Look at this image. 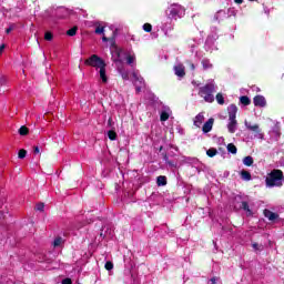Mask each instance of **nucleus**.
I'll use <instances>...</instances> for the list:
<instances>
[{"label":"nucleus","instance_id":"1","mask_svg":"<svg viewBox=\"0 0 284 284\" xmlns=\"http://www.w3.org/2000/svg\"><path fill=\"white\" fill-rule=\"evenodd\" d=\"M111 54H112L113 61L116 63L118 72H120L124 81H128V79H130V73H128V71L123 67V60L125 59L126 63L129 65H132V63L136 61V57L131 53H125L123 50L119 49L118 47L111 48Z\"/></svg>","mask_w":284,"mask_h":284},{"label":"nucleus","instance_id":"2","mask_svg":"<svg viewBox=\"0 0 284 284\" xmlns=\"http://www.w3.org/2000/svg\"><path fill=\"white\" fill-rule=\"evenodd\" d=\"M85 65H90L91 68H95V70H99L100 79L102 83L108 82V74L105 71V61L103 59L99 58L97 54H92L90 58H88L84 61Z\"/></svg>","mask_w":284,"mask_h":284},{"label":"nucleus","instance_id":"3","mask_svg":"<svg viewBox=\"0 0 284 284\" xmlns=\"http://www.w3.org/2000/svg\"><path fill=\"white\" fill-rule=\"evenodd\" d=\"M266 187H283V171L273 170L265 180Z\"/></svg>","mask_w":284,"mask_h":284},{"label":"nucleus","instance_id":"4","mask_svg":"<svg viewBox=\"0 0 284 284\" xmlns=\"http://www.w3.org/2000/svg\"><path fill=\"white\" fill-rule=\"evenodd\" d=\"M214 92H216V87L211 82L201 88L199 94L206 103H214Z\"/></svg>","mask_w":284,"mask_h":284},{"label":"nucleus","instance_id":"5","mask_svg":"<svg viewBox=\"0 0 284 284\" xmlns=\"http://www.w3.org/2000/svg\"><path fill=\"white\" fill-rule=\"evenodd\" d=\"M168 12L171 19H181L185 14V9L181 4H171Z\"/></svg>","mask_w":284,"mask_h":284},{"label":"nucleus","instance_id":"6","mask_svg":"<svg viewBox=\"0 0 284 284\" xmlns=\"http://www.w3.org/2000/svg\"><path fill=\"white\" fill-rule=\"evenodd\" d=\"M246 130L250 132H254L258 136V139H263V133L261 132V126L258 124H252L247 120L244 121Z\"/></svg>","mask_w":284,"mask_h":284},{"label":"nucleus","instance_id":"7","mask_svg":"<svg viewBox=\"0 0 284 284\" xmlns=\"http://www.w3.org/2000/svg\"><path fill=\"white\" fill-rule=\"evenodd\" d=\"M133 77V83L135 85V90L136 92H141V88H145V81L143 80V78L141 75H139V73L133 72L132 73Z\"/></svg>","mask_w":284,"mask_h":284},{"label":"nucleus","instance_id":"8","mask_svg":"<svg viewBox=\"0 0 284 284\" xmlns=\"http://www.w3.org/2000/svg\"><path fill=\"white\" fill-rule=\"evenodd\" d=\"M253 103L256 108H265V105H267V100H265V97L263 95H256L253 99Z\"/></svg>","mask_w":284,"mask_h":284},{"label":"nucleus","instance_id":"9","mask_svg":"<svg viewBox=\"0 0 284 284\" xmlns=\"http://www.w3.org/2000/svg\"><path fill=\"white\" fill-rule=\"evenodd\" d=\"M239 123L236 122V119L229 118V124H227V130L231 134H234L236 132Z\"/></svg>","mask_w":284,"mask_h":284},{"label":"nucleus","instance_id":"10","mask_svg":"<svg viewBox=\"0 0 284 284\" xmlns=\"http://www.w3.org/2000/svg\"><path fill=\"white\" fill-rule=\"evenodd\" d=\"M174 72L176 77L183 79V77H185V67L183 64H176L174 67Z\"/></svg>","mask_w":284,"mask_h":284},{"label":"nucleus","instance_id":"11","mask_svg":"<svg viewBox=\"0 0 284 284\" xmlns=\"http://www.w3.org/2000/svg\"><path fill=\"white\" fill-rule=\"evenodd\" d=\"M213 125H214V119L211 118L202 126V132H204V134H207V132H212Z\"/></svg>","mask_w":284,"mask_h":284},{"label":"nucleus","instance_id":"12","mask_svg":"<svg viewBox=\"0 0 284 284\" xmlns=\"http://www.w3.org/2000/svg\"><path fill=\"white\" fill-rule=\"evenodd\" d=\"M203 121H205V115L203 113H199L194 118L193 124L195 125V128H201V125H203Z\"/></svg>","mask_w":284,"mask_h":284},{"label":"nucleus","instance_id":"13","mask_svg":"<svg viewBox=\"0 0 284 284\" xmlns=\"http://www.w3.org/2000/svg\"><path fill=\"white\" fill-rule=\"evenodd\" d=\"M105 27H103L102 24H98L95 28V34H103L102 37V41H108V37L105 36Z\"/></svg>","mask_w":284,"mask_h":284},{"label":"nucleus","instance_id":"14","mask_svg":"<svg viewBox=\"0 0 284 284\" xmlns=\"http://www.w3.org/2000/svg\"><path fill=\"white\" fill-rule=\"evenodd\" d=\"M236 112H239V108L235 104H231L229 106V119H236Z\"/></svg>","mask_w":284,"mask_h":284},{"label":"nucleus","instance_id":"15","mask_svg":"<svg viewBox=\"0 0 284 284\" xmlns=\"http://www.w3.org/2000/svg\"><path fill=\"white\" fill-rule=\"evenodd\" d=\"M172 114V111L170 110V108H165L160 115V120L161 121H168V119H170V115Z\"/></svg>","mask_w":284,"mask_h":284},{"label":"nucleus","instance_id":"16","mask_svg":"<svg viewBox=\"0 0 284 284\" xmlns=\"http://www.w3.org/2000/svg\"><path fill=\"white\" fill-rule=\"evenodd\" d=\"M264 216L266 219H268V221H276V219H278V214H276V213H274V212H272L270 210H265L264 211Z\"/></svg>","mask_w":284,"mask_h":284},{"label":"nucleus","instance_id":"17","mask_svg":"<svg viewBox=\"0 0 284 284\" xmlns=\"http://www.w3.org/2000/svg\"><path fill=\"white\" fill-rule=\"evenodd\" d=\"M241 179L243 181H252V174L248 171H241Z\"/></svg>","mask_w":284,"mask_h":284},{"label":"nucleus","instance_id":"18","mask_svg":"<svg viewBox=\"0 0 284 284\" xmlns=\"http://www.w3.org/2000/svg\"><path fill=\"white\" fill-rule=\"evenodd\" d=\"M156 183L159 186L168 185V179L163 175L158 176Z\"/></svg>","mask_w":284,"mask_h":284},{"label":"nucleus","instance_id":"19","mask_svg":"<svg viewBox=\"0 0 284 284\" xmlns=\"http://www.w3.org/2000/svg\"><path fill=\"white\" fill-rule=\"evenodd\" d=\"M30 130L28 129V126L26 125H22L20 129H19V135L20 136H27V134H29Z\"/></svg>","mask_w":284,"mask_h":284},{"label":"nucleus","instance_id":"20","mask_svg":"<svg viewBox=\"0 0 284 284\" xmlns=\"http://www.w3.org/2000/svg\"><path fill=\"white\" fill-rule=\"evenodd\" d=\"M243 163H244L247 168H250L251 165L254 164V159H253L252 156H245V158L243 159Z\"/></svg>","mask_w":284,"mask_h":284},{"label":"nucleus","instance_id":"21","mask_svg":"<svg viewBox=\"0 0 284 284\" xmlns=\"http://www.w3.org/2000/svg\"><path fill=\"white\" fill-rule=\"evenodd\" d=\"M226 150L231 154H236V152H237L236 145H234L233 143L227 144Z\"/></svg>","mask_w":284,"mask_h":284},{"label":"nucleus","instance_id":"22","mask_svg":"<svg viewBox=\"0 0 284 284\" xmlns=\"http://www.w3.org/2000/svg\"><path fill=\"white\" fill-rule=\"evenodd\" d=\"M240 101H241L242 105H250V103H252L250 98H247L246 95L241 97Z\"/></svg>","mask_w":284,"mask_h":284},{"label":"nucleus","instance_id":"23","mask_svg":"<svg viewBox=\"0 0 284 284\" xmlns=\"http://www.w3.org/2000/svg\"><path fill=\"white\" fill-rule=\"evenodd\" d=\"M216 101H217L219 105H223V103H225V99L223 98L222 93L216 94Z\"/></svg>","mask_w":284,"mask_h":284},{"label":"nucleus","instance_id":"24","mask_svg":"<svg viewBox=\"0 0 284 284\" xmlns=\"http://www.w3.org/2000/svg\"><path fill=\"white\" fill-rule=\"evenodd\" d=\"M202 65H203L204 70H210V68H212L210 60H202Z\"/></svg>","mask_w":284,"mask_h":284},{"label":"nucleus","instance_id":"25","mask_svg":"<svg viewBox=\"0 0 284 284\" xmlns=\"http://www.w3.org/2000/svg\"><path fill=\"white\" fill-rule=\"evenodd\" d=\"M219 153V151H216V149H209L207 151H206V154H207V156H216V154Z\"/></svg>","mask_w":284,"mask_h":284},{"label":"nucleus","instance_id":"26","mask_svg":"<svg viewBox=\"0 0 284 284\" xmlns=\"http://www.w3.org/2000/svg\"><path fill=\"white\" fill-rule=\"evenodd\" d=\"M53 245H54V247H59V246L63 245V239L62 237L55 239L53 242Z\"/></svg>","mask_w":284,"mask_h":284},{"label":"nucleus","instance_id":"27","mask_svg":"<svg viewBox=\"0 0 284 284\" xmlns=\"http://www.w3.org/2000/svg\"><path fill=\"white\" fill-rule=\"evenodd\" d=\"M108 136H109L110 141H116V132L109 131Z\"/></svg>","mask_w":284,"mask_h":284},{"label":"nucleus","instance_id":"28","mask_svg":"<svg viewBox=\"0 0 284 284\" xmlns=\"http://www.w3.org/2000/svg\"><path fill=\"white\" fill-rule=\"evenodd\" d=\"M143 31H144V32H152V24H150V23H144V24H143Z\"/></svg>","mask_w":284,"mask_h":284},{"label":"nucleus","instance_id":"29","mask_svg":"<svg viewBox=\"0 0 284 284\" xmlns=\"http://www.w3.org/2000/svg\"><path fill=\"white\" fill-rule=\"evenodd\" d=\"M67 34L69 37H74L77 34V27L71 28L70 30L67 31Z\"/></svg>","mask_w":284,"mask_h":284},{"label":"nucleus","instance_id":"30","mask_svg":"<svg viewBox=\"0 0 284 284\" xmlns=\"http://www.w3.org/2000/svg\"><path fill=\"white\" fill-rule=\"evenodd\" d=\"M28 154V151L21 149L18 153L19 159H26V155Z\"/></svg>","mask_w":284,"mask_h":284},{"label":"nucleus","instance_id":"31","mask_svg":"<svg viewBox=\"0 0 284 284\" xmlns=\"http://www.w3.org/2000/svg\"><path fill=\"white\" fill-rule=\"evenodd\" d=\"M44 209H45V204H43V203H38L36 205L37 212H43Z\"/></svg>","mask_w":284,"mask_h":284},{"label":"nucleus","instance_id":"32","mask_svg":"<svg viewBox=\"0 0 284 284\" xmlns=\"http://www.w3.org/2000/svg\"><path fill=\"white\" fill-rule=\"evenodd\" d=\"M104 267L108 270V272H110L111 270H114V264H112V262H106Z\"/></svg>","mask_w":284,"mask_h":284},{"label":"nucleus","instance_id":"33","mask_svg":"<svg viewBox=\"0 0 284 284\" xmlns=\"http://www.w3.org/2000/svg\"><path fill=\"white\" fill-rule=\"evenodd\" d=\"M44 39H45V41H52V33L51 32H45Z\"/></svg>","mask_w":284,"mask_h":284},{"label":"nucleus","instance_id":"34","mask_svg":"<svg viewBox=\"0 0 284 284\" xmlns=\"http://www.w3.org/2000/svg\"><path fill=\"white\" fill-rule=\"evenodd\" d=\"M219 283V277H212L210 281H209V284H216Z\"/></svg>","mask_w":284,"mask_h":284},{"label":"nucleus","instance_id":"35","mask_svg":"<svg viewBox=\"0 0 284 284\" xmlns=\"http://www.w3.org/2000/svg\"><path fill=\"white\" fill-rule=\"evenodd\" d=\"M0 85H6V77H0Z\"/></svg>","mask_w":284,"mask_h":284},{"label":"nucleus","instance_id":"36","mask_svg":"<svg viewBox=\"0 0 284 284\" xmlns=\"http://www.w3.org/2000/svg\"><path fill=\"white\" fill-rule=\"evenodd\" d=\"M62 284H72V280H70V278H64V280L62 281Z\"/></svg>","mask_w":284,"mask_h":284},{"label":"nucleus","instance_id":"37","mask_svg":"<svg viewBox=\"0 0 284 284\" xmlns=\"http://www.w3.org/2000/svg\"><path fill=\"white\" fill-rule=\"evenodd\" d=\"M3 50H6V44H1V45H0V55H1V53L3 52Z\"/></svg>","mask_w":284,"mask_h":284},{"label":"nucleus","instance_id":"38","mask_svg":"<svg viewBox=\"0 0 284 284\" xmlns=\"http://www.w3.org/2000/svg\"><path fill=\"white\" fill-rule=\"evenodd\" d=\"M242 207H243L244 210H247V211L250 210V209H248L250 206H247V204H246L245 202L242 203Z\"/></svg>","mask_w":284,"mask_h":284},{"label":"nucleus","instance_id":"39","mask_svg":"<svg viewBox=\"0 0 284 284\" xmlns=\"http://www.w3.org/2000/svg\"><path fill=\"white\" fill-rule=\"evenodd\" d=\"M33 152H34V154H39L41 151L39 150V146H36Z\"/></svg>","mask_w":284,"mask_h":284},{"label":"nucleus","instance_id":"40","mask_svg":"<svg viewBox=\"0 0 284 284\" xmlns=\"http://www.w3.org/2000/svg\"><path fill=\"white\" fill-rule=\"evenodd\" d=\"M252 247H253L254 250H260V246H258V244H256V243L252 244Z\"/></svg>","mask_w":284,"mask_h":284},{"label":"nucleus","instance_id":"41","mask_svg":"<svg viewBox=\"0 0 284 284\" xmlns=\"http://www.w3.org/2000/svg\"><path fill=\"white\" fill-rule=\"evenodd\" d=\"M14 28L13 27H10L6 30L7 34H10L11 30H13Z\"/></svg>","mask_w":284,"mask_h":284},{"label":"nucleus","instance_id":"42","mask_svg":"<svg viewBox=\"0 0 284 284\" xmlns=\"http://www.w3.org/2000/svg\"><path fill=\"white\" fill-rule=\"evenodd\" d=\"M235 3H243V0H234Z\"/></svg>","mask_w":284,"mask_h":284},{"label":"nucleus","instance_id":"43","mask_svg":"<svg viewBox=\"0 0 284 284\" xmlns=\"http://www.w3.org/2000/svg\"><path fill=\"white\" fill-rule=\"evenodd\" d=\"M194 69H195L194 64H191V70H194Z\"/></svg>","mask_w":284,"mask_h":284},{"label":"nucleus","instance_id":"44","mask_svg":"<svg viewBox=\"0 0 284 284\" xmlns=\"http://www.w3.org/2000/svg\"><path fill=\"white\" fill-rule=\"evenodd\" d=\"M112 123V119H109V125Z\"/></svg>","mask_w":284,"mask_h":284},{"label":"nucleus","instance_id":"45","mask_svg":"<svg viewBox=\"0 0 284 284\" xmlns=\"http://www.w3.org/2000/svg\"><path fill=\"white\" fill-rule=\"evenodd\" d=\"M250 1H254V0H250Z\"/></svg>","mask_w":284,"mask_h":284}]
</instances>
